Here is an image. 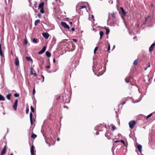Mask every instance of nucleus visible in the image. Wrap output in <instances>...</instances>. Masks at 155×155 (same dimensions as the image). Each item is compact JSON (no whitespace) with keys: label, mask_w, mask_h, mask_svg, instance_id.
Here are the masks:
<instances>
[{"label":"nucleus","mask_w":155,"mask_h":155,"mask_svg":"<svg viewBox=\"0 0 155 155\" xmlns=\"http://www.w3.org/2000/svg\"><path fill=\"white\" fill-rule=\"evenodd\" d=\"M129 125L130 128L133 129L136 124L135 121L134 120H131L129 122Z\"/></svg>","instance_id":"obj_1"},{"label":"nucleus","mask_w":155,"mask_h":155,"mask_svg":"<svg viewBox=\"0 0 155 155\" xmlns=\"http://www.w3.org/2000/svg\"><path fill=\"white\" fill-rule=\"evenodd\" d=\"M4 146L1 153V155H4L5 153L6 148H7V143L6 142L4 143Z\"/></svg>","instance_id":"obj_2"},{"label":"nucleus","mask_w":155,"mask_h":155,"mask_svg":"<svg viewBox=\"0 0 155 155\" xmlns=\"http://www.w3.org/2000/svg\"><path fill=\"white\" fill-rule=\"evenodd\" d=\"M61 25L64 28H67L68 30H69L70 28L68 25H67L66 23L64 22H61Z\"/></svg>","instance_id":"obj_3"},{"label":"nucleus","mask_w":155,"mask_h":155,"mask_svg":"<svg viewBox=\"0 0 155 155\" xmlns=\"http://www.w3.org/2000/svg\"><path fill=\"white\" fill-rule=\"evenodd\" d=\"M18 101L17 99H16L14 104L13 106V108L14 110H16L17 109V107L18 105Z\"/></svg>","instance_id":"obj_4"},{"label":"nucleus","mask_w":155,"mask_h":155,"mask_svg":"<svg viewBox=\"0 0 155 155\" xmlns=\"http://www.w3.org/2000/svg\"><path fill=\"white\" fill-rule=\"evenodd\" d=\"M46 48L45 46H44L42 50L38 52V54H41L43 53L45 51Z\"/></svg>","instance_id":"obj_5"},{"label":"nucleus","mask_w":155,"mask_h":155,"mask_svg":"<svg viewBox=\"0 0 155 155\" xmlns=\"http://www.w3.org/2000/svg\"><path fill=\"white\" fill-rule=\"evenodd\" d=\"M14 62L15 65L17 66H19V61L17 57H16L15 58Z\"/></svg>","instance_id":"obj_6"},{"label":"nucleus","mask_w":155,"mask_h":155,"mask_svg":"<svg viewBox=\"0 0 155 155\" xmlns=\"http://www.w3.org/2000/svg\"><path fill=\"white\" fill-rule=\"evenodd\" d=\"M42 35L46 39L48 38L49 35V34L47 32H44L42 33Z\"/></svg>","instance_id":"obj_7"},{"label":"nucleus","mask_w":155,"mask_h":155,"mask_svg":"<svg viewBox=\"0 0 155 155\" xmlns=\"http://www.w3.org/2000/svg\"><path fill=\"white\" fill-rule=\"evenodd\" d=\"M30 123L31 125H32L33 124V114L31 112L30 113Z\"/></svg>","instance_id":"obj_8"},{"label":"nucleus","mask_w":155,"mask_h":155,"mask_svg":"<svg viewBox=\"0 0 155 155\" xmlns=\"http://www.w3.org/2000/svg\"><path fill=\"white\" fill-rule=\"evenodd\" d=\"M155 47V43H153L150 46L149 48V51L152 52L153 51L154 48Z\"/></svg>","instance_id":"obj_9"},{"label":"nucleus","mask_w":155,"mask_h":155,"mask_svg":"<svg viewBox=\"0 0 155 155\" xmlns=\"http://www.w3.org/2000/svg\"><path fill=\"white\" fill-rule=\"evenodd\" d=\"M34 146L32 145L31 148V155H34Z\"/></svg>","instance_id":"obj_10"},{"label":"nucleus","mask_w":155,"mask_h":155,"mask_svg":"<svg viewBox=\"0 0 155 155\" xmlns=\"http://www.w3.org/2000/svg\"><path fill=\"white\" fill-rule=\"evenodd\" d=\"M132 78V77L130 76L126 77L125 79V80L126 82L128 83L129 82V80Z\"/></svg>","instance_id":"obj_11"},{"label":"nucleus","mask_w":155,"mask_h":155,"mask_svg":"<svg viewBox=\"0 0 155 155\" xmlns=\"http://www.w3.org/2000/svg\"><path fill=\"white\" fill-rule=\"evenodd\" d=\"M0 55L2 57H4V54H3L2 49V45L1 44H0Z\"/></svg>","instance_id":"obj_12"},{"label":"nucleus","mask_w":155,"mask_h":155,"mask_svg":"<svg viewBox=\"0 0 155 155\" xmlns=\"http://www.w3.org/2000/svg\"><path fill=\"white\" fill-rule=\"evenodd\" d=\"M139 59H137L134 61L133 64L135 66H136L137 65Z\"/></svg>","instance_id":"obj_13"},{"label":"nucleus","mask_w":155,"mask_h":155,"mask_svg":"<svg viewBox=\"0 0 155 155\" xmlns=\"http://www.w3.org/2000/svg\"><path fill=\"white\" fill-rule=\"evenodd\" d=\"M44 2H41L38 6V8H43L44 6Z\"/></svg>","instance_id":"obj_14"},{"label":"nucleus","mask_w":155,"mask_h":155,"mask_svg":"<svg viewBox=\"0 0 155 155\" xmlns=\"http://www.w3.org/2000/svg\"><path fill=\"white\" fill-rule=\"evenodd\" d=\"M120 9L121 10V12L122 14L124 15H125L126 14V12L124 11L123 7H120Z\"/></svg>","instance_id":"obj_15"},{"label":"nucleus","mask_w":155,"mask_h":155,"mask_svg":"<svg viewBox=\"0 0 155 155\" xmlns=\"http://www.w3.org/2000/svg\"><path fill=\"white\" fill-rule=\"evenodd\" d=\"M5 100V97L0 94V101H4Z\"/></svg>","instance_id":"obj_16"},{"label":"nucleus","mask_w":155,"mask_h":155,"mask_svg":"<svg viewBox=\"0 0 155 155\" xmlns=\"http://www.w3.org/2000/svg\"><path fill=\"white\" fill-rule=\"evenodd\" d=\"M40 20L39 19H37L36 20L35 22L34 25L35 26H37L38 25V24L40 23Z\"/></svg>","instance_id":"obj_17"},{"label":"nucleus","mask_w":155,"mask_h":155,"mask_svg":"<svg viewBox=\"0 0 155 155\" xmlns=\"http://www.w3.org/2000/svg\"><path fill=\"white\" fill-rule=\"evenodd\" d=\"M104 33L102 31H100L99 32V34L100 35V39H101L102 36L103 35Z\"/></svg>","instance_id":"obj_18"},{"label":"nucleus","mask_w":155,"mask_h":155,"mask_svg":"<svg viewBox=\"0 0 155 155\" xmlns=\"http://www.w3.org/2000/svg\"><path fill=\"white\" fill-rule=\"evenodd\" d=\"M12 96V94H8L6 96V98L8 100H10L11 99V97Z\"/></svg>","instance_id":"obj_19"},{"label":"nucleus","mask_w":155,"mask_h":155,"mask_svg":"<svg viewBox=\"0 0 155 155\" xmlns=\"http://www.w3.org/2000/svg\"><path fill=\"white\" fill-rule=\"evenodd\" d=\"M137 148L140 151H141L142 150V146L140 144H138L137 146Z\"/></svg>","instance_id":"obj_20"},{"label":"nucleus","mask_w":155,"mask_h":155,"mask_svg":"<svg viewBox=\"0 0 155 155\" xmlns=\"http://www.w3.org/2000/svg\"><path fill=\"white\" fill-rule=\"evenodd\" d=\"M46 56L48 57H50L51 56V54L48 51H46Z\"/></svg>","instance_id":"obj_21"},{"label":"nucleus","mask_w":155,"mask_h":155,"mask_svg":"<svg viewBox=\"0 0 155 155\" xmlns=\"http://www.w3.org/2000/svg\"><path fill=\"white\" fill-rule=\"evenodd\" d=\"M26 59L28 61H33L32 60L30 57L27 56L26 57Z\"/></svg>","instance_id":"obj_22"},{"label":"nucleus","mask_w":155,"mask_h":155,"mask_svg":"<svg viewBox=\"0 0 155 155\" xmlns=\"http://www.w3.org/2000/svg\"><path fill=\"white\" fill-rule=\"evenodd\" d=\"M37 137V136L36 135L33 133L31 134V138L34 139V138H36Z\"/></svg>","instance_id":"obj_23"},{"label":"nucleus","mask_w":155,"mask_h":155,"mask_svg":"<svg viewBox=\"0 0 155 155\" xmlns=\"http://www.w3.org/2000/svg\"><path fill=\"white\" fill-rule=\"evenodd\" d=\"M111 15L112 17L114 19H115L116 18V14L114 12L111 13Z\"/></svg>","instance_id":"obj_24"},{"label":"nucleus","mask_w":155,"mask_h":155,"mask_svg":"<svg viewBox=\"0 0 155 155\" xmlns=\"http://www.w3.org/2000/svg\"><path fill=\"white\" fill-rule=\"evenodd\" d=\"M32 41L33 42L35 43H38L37 39L33 38L32 39Z\"/></svg>","instance_id":"obj_25"},{"label":"nucleus","mask_w":155,"mask_h":155,"mask_svg":"<svg viewBox=\"0 0 155 155\" xmlns=\"http://www.w3.org/2000/svg\"><path fill=\"white\" fill-rule=\"evenodd\" d=\"M105 29L106 30V35L108 34L109 33V32H110V30H109V29H107L106 28H105Z\"/></svg>","instance_id":"obj_26"},{"label":"nucleus","mask_w":155,"mask_h":155,"mask_svg":"<svg viewBox=\"0 0 155 155\" xmlns=\"http://www.w3.org/2000/svg\"><path fill=\"white\" fill-rule=\"evenodd\" d=\"M40 9H41V10H40V12L41 13H42V14L44 13V12H45V11H44V8H40Z\"/></svg>","instance_id":"obj_27"},{"label":"nucleus","mask_w":155,"mask_h":155,"mask_svg":"<svg viewBox=\"0 0 155 155\" xmlns=\"http://www.w3.org/2000/svg\"><path fill=\"white\" fill-rule=\"evenodd\" d=\"M28 43V41L26 39H25L24 41V44L25 45H27Z\"/></svg>","instance_id":"obj_28"},{"label":"nucleus","mask_w":155,"mask_h":155,"mask_svg":"<svg viewBox=\"0 0 155 155\" xmlns=\"http://www.w3.org/2000/svg\"><path fill=\"white\" fill-rule=\"evenodd\" d=\"M98 47H96L94 48V54H96V52L97 50L98 49Z\"/></svg>","instance_id":"obj_29"},{"label":"nucleus","mask_w":155,"mask_h":155,"mask_svg":"<svg viewBox=\"0 0 155 155\" xmlns=\"http://www.w3.org/2000/svg\"><path fill=\"white\" fill-rule=\"evenodd\" d=\"M33 70V68L31 67L30 68V74L31 75H32L33 74V72L32 70Z\"/></svg>","instance_id":"obj_30"},{"label":"nucleus","mask_w":155,"mask_h":155,"mask_svg":"<svg viewBox=\"0 0 155 155\" xmlns=\"http://www.w3.org/2000/svg\"><path fill=\"white\" fill-rule=\"evenodd\" d=\"M31 109L32 112H34V109L32 106H31Z\"/></svg>","instance_id":"obj_31"},{"label":"nucleus","mask_w":155,"mask_h":155,"mask_svg":"<svg viewBox=\"0 0 155 155\" xmlns=\"http://www.w3.org/2000/svg\"><path fill=\"white\" fill-rule=\"evenodd\" d=\"M152 115V113H151L146 118V119L147 120L148 118L150 117Z\"/></svg>","instance_id":"obj_32"},{"label":"nucleus","mask_w":155,"mask_h":155,"mask_svg":"<svg viewBox=\"0 0 155 155\" xmlns=\"http://www.w3.org/2000/svg\"><path fill=\"white\" fill-rule=\"evenodd\" d=\"M112 127V131H114V130H115L116 129V127L114 125H113L111 127Z\"/></svg>","instance_id":"obj_33"},{"label":"nucleus","mask_w":155,"mask_h":155,"mask_svg":"<svg viewBox=\"0 0 155 155\" xmlns=\"http://www.w3.org/2000/svg\"><path fill=\"white\" fill-rule=\"evenodd\" d=\"M86 8V5H82V6H81L80 9H81L82 8Z\"/></svg>","instance_id":"obj_34"},{"label":"nucleus","mask_w":155,"mask_h":155,"mask_svg":"<svg viewBox=\"0 0 155 155\" xmlns=\"http://www.w3.org/2000/svg\"><path fill=\"white\" fill-rule=\"evenodd\" d=\"M14 96L15 97H18L19 96V95L18 93H15L14 94Z\"/></svg>","instance_id":"obj_35"},{"label":"nucleus","mask_w":155,"mask_h":155,"mask_svg":"<svg viewBox=\"0 0 155 155\" xmlns=\"http://www.w3.org/2000/svg\"><path fill=\"white\" fill-rule=\"evenodd\" d=\"M110 49V46L109 44L108 45V47L107 48V51H109Z\"/></svg>","instance_id":"obj_36"},{"label":"nucleus","mask_w":155,"mask_h":155,"mask_svg":"<svg viewBox=\"0 0 155 155\" xmlns=\"http://www.w3.org/2000/svg\"><path fill=\"white\" fill-rule=\"evenodd\" d=\"M29 112V109L28 108H26V112L27 114H28Z\"/></svg>","instance_id":"obj_37"},{"label":"nucleus","mask_w":155,"mask_h":155,"mask_svg":"<svg viewBox=\"0 0 155 155\" xmlns=\"http://www.w3.org/2000/svg\"><path fill=\"white\" fill-rule=\"evenodd\" d=\"M32 92L33 95H34L35 93V88L33 89V90Z\"/></svg>","instance_id":"obj_38"},{"label":"nucleus","mask_w":155,"mask_h":155,"mask_svg":"<svg viewBox=\"0 0 155 155\" xmlns=\"http://www.w3.org/2000/svg\"><path fill=\"white\" fill-rule=\"evenodd\" d=\"M122 143L124 144L125 142L123 140H120V141Z\"/></svg>","instance_id":"obj_39"},{"label":"nucleus","mask_w":155,"mask_h":155,"mask_svg":"<svg viewBox=\"0 0 155 155\" xmlns=\"http://www.w3.org/2000/svg\"><path fill=\"white\" fill-rule=\"evenodd\" d=\"M46 68H48V69H49L50 68V64H49V65H48V66H47L46 67Z\"/></svg>","instance_id":"obj_40"},{"label":"nucleus","mask_w":155,"mask_h":155,"mask_svg":"<svg viewBox=\"0 0 155 155\" xmlns=\"http://www.w3.org/2000/svg\"><path fill=\"white\" fill-rule=\"evenodd\" d=\"M38 17L39 18H40L41 16V15L40 13H38L37 15Z\"/></svg>","instance_id":"obj_41"},{"label":"nucleus","mask_w":155,"mask_h":155,"mask_svg":"<svg viewBox=\"0 0 155 155\" xmlns=\"http://www.w3.org/2000/svg\"><path fill=\"white\" fill-rule=\"evenodd\" d=\"M37 2H35V4L34 5L35 7H36V5H37Z\"/></svg>","instance_id":"obj_42"},{"label":"nucleus","mask_w":155,"mask_h":155,"mask_svg":"<svg viewBox=\"0 0 155 155\" xmlns=\"http://www.w3.org/2000/svg\"><path fill=\"white\" fill-rule=\"evenodd\" d=\"M72 40L75 42H77V40L75 39H73Z\"/></svg>","instance_id":"obj_43"},{"label":"nucleus","mask_w":155,"mask_h":155,"mask_svg":"<svg viewBox=\"0 0 155 155\" xmlns=\"http://www.w3.org/2000/svg\"><path fill=\"white\" fill-rule=\"evenodd\" d=\"M71 30L72 31H73L75 30V28H72L71 29Z\"/></svg>","instance_id":"obj_44"},{"label":"nucleus","mask_w":155,"mask_h":155,"mask_svg":"<svg viewBox=\"0 0 155 155\" xmlns=\"http://www.w3.org/2000/svg\"><path fill=\"white\" fill-rule=\"evenodd\" d=\"M60 98V96H58V97H57V98H56V100H58Z\"/></svg>","instance_id":"obj_45"},{"label":"nucleus","mask_w":155,"mask_h":155,"mask_svg":"<svg viewBox=\"0 0 155 155\" xmlns=\"http://www.w3.org/2000/svg\"><path fill=\"white\" fill-rule=\"evenodd\" d=\"M41 77L43 78L42 82H43L44 81V76L43 75H41Z\"/></svg>","instance_id":"obj_46"},{"label":"nucleus","mask_w":155,"mask_h":155,"mask_svg":"<svg viewBox=\"0 0 155 155\" xmlns=\"http://www.w3.org/2000/svg\"><path fill=\"white\" fill-rule=\"evenodd\" d=\"M126 101H124L122 104H121L122 105H123V104H125L126 103Z\"/></svg>","instance_id":"obj_47"},{"label":"nucleus","mask_w":155,"mask_h":155,"mask_svg":"<svg viewBox=\"0 0 155 155\" xmlns=\"http://www.w3.org/2000/svg\"><path fill=\"white\" fill-rule=\"evenodd\" d=\"M149 18V16H148L146 18V21H147V19Z\"/></svg>","instance_id":"obj_48"},{"label":"nucleus","mask_w":155,"mask_h":155,"mask_svg":"<svg viewBox=\"0 0 155 155\" xmlns=\"http://www.w3.org/2000/svg\"><path fill=\"white\" fill-rule=\"evenodd\" d=\"M53 62L54 63H55V58H54L53 59Z\"/></svg>","instance_id":"obj_49"},{"label":"nucleus","mask_w":155,"mask_h":155,"mask_svg":"<svg viewBox=\"0 0 155 155\" xmlns=\"http://www.w3.org/2000/svg\"><path fill=\"white\" fill-rule=\"evenodd\" d=\"M120 141L119 140H116L114 141V142L116 143H117L118 142H119Z\"/></svg>","instance_id":"obj_50"},{"label":"nucleus","mask_w":155,"mask_h":155,"mask_svg":"<svg viewBox=\"0 0 155 155\" xmlns=\"http://www.w3.org/2000/svg\"><path fill=\"white\" fill-rule=\"evenodd\" d=\"M33 74L35 76H37V74H36V73H33Z\"/></svg>","instance_id":"obj_51"},{"label":"nucleus","mask_w":155,"mask_h":155,"mask_svg":"<svg viewBox=\"0 0 155 155\" xmlns=\"http://www.w3.org/2000/svg\"><path fill=\"white\" fill-rule=\"evenodd\" d=\"M69 24L70 25H72V22H69Z\"/></svg>","instance_id":"obj_52"},{"label":"nucleus","mask_w":155,"mask_h":155,"mask_svg":"<svg viewBox=\"0 0 155 155\" xmlns=\"http://www.w3.org/2000/svg\"><path fill=\"white\" fill-rule=\"evenodd\" d=\"M57 140L58 141H59V138H57Z\"/></svg>","instance_id":"obj_53"},{"label":"nucleus","mask_w":155,"mask_h":155,"mask_svg":"<svg viewBox=\"0 0 155 155\" xmlns=\"http://www.w3.org/2000/svg\"><path fill=\"white\" fill-rule=\"evenodd\" d=\"M149 65H148V67H150V66L149 63Z\"/></svg>","instance_id":"obj_54"},{"label":"nucleus","mask_w":155,"mask_h":155,"mask_svg":"<svg viewBox=\"0 0 155 155\" xmlns=\"http://www.w3.org/2000/svg\"><path fill=\"white\" fill-rule=\"evenodd\" d=\"M10 155H13V153H11Z\"/></svg>","instance_id":"obj_55"},{"label":"nucleus","mask_w":155,"mask_h":155,"mask_svg":"<svg viewBox=\"0 0 155 155\" xmlns=\"http://www.w3.org/2000/svg\"><path fill=\"white\" fill-rule=\"evenodd\" d=\"M147 68H146V69H145V70H146V69Z\"/></svg>","instance_id":"obj_56"},{"label":"nucleus","mask_w":155,"mask_h":155,"mask_svg":"<svg viewBox=\"0 0 155 155\" xmlns=\"http://www.w3.org/2000/svg\"><path fill=\"white\" fill-rule=\"evenodd\" d=\"M114 47H115V46H114V47H113V48H114Z\"/></svg>","instance_id":"obj_57"}]
</instances>
